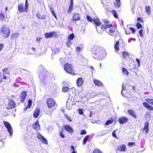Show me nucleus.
<instances>
[{
    "label": "nucleus",
    "mask_w": 153,
    "mask_h": 153,
    "mask_svg": "<svg viewBox=\"0 0 153 153\" xmlns=\"http://www.w3.org/2000/svg\"><path fill=\"white\" fill-rule=\"evenodd\" d=\"M92 56L95 59L102 60L106 55L105 49L97 46H94L92 49Z\"/></svg>",
    "instance_id": "obj_1"
},
{
    "label": "nucleus",
    "mask_w": 153,
    "mask_h": 153,
    "mask_svg": "<svg viewBox=\"0 0 153 153\" xmlns=\"http://www.w3.org/2000/svg\"><path fill=\"white\" fill-rule=\"evenodd\" d=\"M64 67V69L66 72L73 75L76 74L74 70L73 69V67L71 64L66 63L65 64Z\"/></svg>",
    "instance_id": "obj_2"
},
{
    "label": "nucleus",
    "mask_w": 153,
    "mask_h": 153,
    "mask_svg": "<svg viewBox=\"0 0 153 153\" xmlns=\"http://www.w3.org/2000/svg\"><path fill=\"white\" fill-rule=\"evenodd\" d=\"M1 31L4 34V36L6 37H8L9 36L10 33V30L8 27L5 26H3L1 28Z\"/></svg>",
    "instance_id": "obj_3"
},
{
    "label": "nucleus",
    "mask_w": 153,
    "mask_h": 153,
    "mask_svg": "<svg viewBox=\"0 0 153 153\" xmlns=\"http://www.w3.org/2000/svg\"><path fill=\"white\" fill-rule=\"evenodd\" d=\"M4 123L6 127L7 128L10 136L12 137L13 131L10 124L8 122L5 121H4Z\"/></svg>",
    "instance_id": "obj_4"
},
{
    "label": "nucleus",
    "mask_w": 153,
    "mask_h": 153,
    "mask_svg": "<svg viewBox=\"0 0 153 153\" xmlns=\"http://www.w3.org/2000/svg\"><path fill=\"white\" fill-rule=\"evenodd\" d=\"M103 21L104 24L102 25L101 28L102 29H106L108 28L111 27H112V25L111 24H109L110 22L107 20V19H104Z\"/></svg>",
    "instance_id": "obj_5"
},
{
    "label": "nucleus",
    "mask_w": 153,
    "mask_h": 153,
    "mask_svg": "<svg viewBox=\"0 0 153 153\" xmlns=\"http://www.w3.org/2000/svg\"><path fill=\"white\" fill-rule=\"evenodd\" d=\"M15 105L16 104L14 101L11 99H10L6 106V108L7 109H10L14 107Z\"/></svg>",
    "instance_id": "obj_6"
},
{
    "label": "nucleus",
    "mask_w": 153,
    "mask_h": 153,
    "mask_svg": "<svg viewBox=\"0 0 153 153\" xmlns=\"http://www.w3.org/2000/svg\"><path fill=\"white\" fill-rule=\"evenodd\" d=\"M47 103L48 107L50 108L56 105V102L52 99L49 98L47 100Z\"/></svg>",
    "instance_id": "obj_7"
},
{
    "label": "nucleus",
    "mask_w": 153,
    "mask_h": 153,
    "mask_svg": "<svg viewBox=\"0 0 153 153\" xmlns=\"http://www.w3.org/2000/svg\"><path fill=\"white\" fill-rule=\"evenodd\" d=\"M37 137L38 139L41 141L42 143L46 144H48L47 140L39 133L37 134Z\"/></svg>",
    "instance_id": "obj_8"
},
{
    "label": "nucleus",
    "mask_w": 153,
    "mask_h": 153,
    "mask_svg": "<svg viewBox=\"0 0 153 153\" xmlns=\"http://www.w3.org/2000/svg\"><path fill=\"white\" fill-rule=\"evenodd\" d=\"M63 128L66 131L70 133H73L74 131V129L71 127V126L69 125H64Z\"/></svg>",
    "instance_id": "obj_9"
},
{
    "label": "nucleus",
    "mask_w": 153,
    "mask_h": 153,
    "mask_svg": "<svg viewBox=\"0 0 153 153\" xmlns=\"http://www.w3.org/2000/svg\"><path fill=\"white\" fill-rule=\"evenodd\" d=\"M128 119L126 117H124L120 118L118 119L119 123L121 124H123L127 122Z\"/></svg>",
    "instance_id": "obj_10"
},
{
    "label": "nucleus",
    "mask_w": 153,
    "mask_h": 153,
    "mask_svg": "<svg viewBox=\"0 0 153 153\" xmlns=\"http://www.w3.org/2000/svg\"><path fill=\"white\" fill-rule=\"evenodd\" d=\"M56 33L54 31H52L50 33H46L44 34V35L46 38L51 37L52 36L56 35Z\"/></svg>",
    "instance_id": "obj_11"
},
{
    "label": "nucleus",
    "mask_w": 153,
    "mask_h": 153,
    "mask_svg": "<svg viewBox=\"0 0 153 153\" xmlns=\"http://www.w3.org/2000/svg\"><path fill=\"white\" fill-rule=\"evenodd\" d=\"M80 16L79 13H75L73 16V21L76 22L80 20Z\"/></svg>",
    "instance_id": "obj_12"
},
{
    "label": "nucleus",
    "mask_w": 153,
    "mask_h": 153,
    "mask_svg": "<svg viewBox=\"0 0 153 153\" xmlns=\"http://www.w3.org/2000/svg\"><path fill=\"white\" fill-rule=\"evenodd\" d=\"M117 150L120 152H125L126 150V147L125 145L122 144L117 147Z\"/></svg>",
    "instance_id": "obj_13"
},
{
    "label": "nucleus",
    "mask_w": 153,
    "mask_h": 153,
    "mask_svg": "<svg viewBox=\"0 0 153 153\" xmlns=\"http://www.w3.org/2000/svg\"><path fill=\"white\" fill-rule=\"evenodd\" d=\"M26 94V92L25 91H23L21 93L20 97L21 99L20 101L21 102H23L24 101L25 99Z\"/></svg>",
    "instance_id": "obj_14"
},
{
    "label": "nucleus",
    "mask_w": 153,
    "mask_h": 153,
    "mask_svg": "<svg viewBox=\"0 0 153 153\" xmlns=\"http://www.w3.org/2000/svg\"><path fill=\"white\" fill-rule=\"evenodd\" d=\"M143 105L148 110L151 111L153 110V107L147 103L144 102L143 103Z\"/></svg>",
    "instance_id": "obj_15"
},
{
    "label": "nucleus",
    "mask_w": 153,
    "mask_h": 153,
    "mask_svg": "<svg viewBox=\"0 0 153 153\" xmlns=\"http://www.w3.org/2000/svg\"><path fill=\"white\" fill-rule=\"evenodd\" d=\"M32 127L33 128L37 130H39L40 128V126L39 123V121L37 120L35 123L33 125Z\"/></svg>",
    "instance_id": "obj_16"
},
{
    "label": "nucleus",
    "mask_w": 153,
    "mask_h": 153,
    "mask_svg": "<svg viewBox=\"0 0 153 153\" xmlns=\"http://www.w3.org/2000/svg\"><path fill=\"white\" fill-rule=\"evenodd\" d=\"M109 33H108L111 36L116 37L117 35V32L114 29H110L109 30Z\"/></svg>",
    "instance_id": "obj_17"
},
{
    "label": "nucleus",
    "mask_w": 153,
    "mask_h": 153,
    "mask_svg": "<svg viewBox=\"0 0 153 153\" xmlns=\"http://www.w3.org/2000/svg\"><path fill=\"white\" fill-rule=\"evenodd\" d=\"M93 21L97 26H100L101 24L100 20L97 17H94L93 19Z\"/></svg>",
    "instance_id": "obj_18"
},
{
    "label": "nucleus",
    "mask_w": 153,
    "mask_h": 153,
    "mask_svg": "<svg viewBox=\"0 0 153 153\" xmlns=\"http://www.w3.org/2000/svg\"><path fill=\"white\" fill-rule=\"evenodd\" d=\"M18 10L20 12H24L25 11V9L24 8L23 4H20L18 5Z\"/></svg>",
    "instance_id": "obj_19"
},
{
    "label": "nucleus",
    "mask_w": 153,
    "mask_h": 153,
    "mask_svg": "<svg viewBox=\"0 0 153 153\" xmlns=\"http://www.w3.org/2000/svg\"><path fill=\"white\" fill-rule=\"evenodd\" d=\"M83 81L82 78H79L77 79L76 83L78 87L81 86L83 84Z\"/></svg>",
    "instance_id": "obj_20"
},
{
    "label": "nucleus",
    "mask_w": 153,
    "mask_h": 153,
    "mask_svg": "<svg viewBox=\"0 0 153 153\" xmlns=\"http://www.w3.org/2000/svg\"><path fill=\"white\" fill-rule=\"evenodd\" d=\"M40 113V109L39 108H36L34 111L33 114V117L35 118H37L39 115Z\"/></svg>",
    "instance_id": "obj_21"
},
{
    "label": "nucleus",
    "mask_w": 153,
    "mask_h": 153,
    "mask_svg": "<svg viewBox=\"0 0 153 153\" xmlns=\"http://www.w3.org/2000/svg\"><path fill=\"white\" fill-rule=\"evenodd\" d=\"M149 122H145L144 127L143 129L144 131H145L146 134H147L149 131Z\"/></svg>",
    "instance_id": "obj_22"
},
{
    "label": "nucleus",
    "mask_w": 153,
    "mask_h": 153,
    "mask_svg": "<svg viewBox=\"0 0 153 153\" xmlns=\"http://www.w3.org/2000/svg\"><path fill=\"white\" fill-rule=\"evenodd\" d=\"M94 83L98 86H103L102 84L100 81L96 79H94Z\"/></svg>",
    "instance_id": "obj_23"
},
{
    "label": "nucleus",
    "mask_w": 153,
    "mask_h": 153,
    "mask_svg": "<svg viewBox=\"0 0 153 153\" xmlns=\"http://www.w3.org/2000/svg\"><path fill=\"white\" fill-rule=\"evenodd\" d=\"M3 75H7V76H9V74L10 73V71L8 70V68H6L3 70Z\"/></svg>",
    "instance_id": "obj_24"
},
{
    "label": "nucleus",
    "mask_w": 153,
    "mask_h": 153,
    "mask_svg": "<svg viewBox=\"0 0 153 153\" xmlns=\"http://www.w3.org/2000/svg\"><path fill=\"white\" fill-rule=\"evenodd\" d=\"M37 17L40 19H44L46 17V15H41L39 13H37L36 14Z\"/></svg>",
    "instance_id": "obj_25"
},
{
    "label": "nucleus",
    "mask_w": 153,
    "mask_h": 153,
    "mask_svg": "<svg viewBox=\"0 0 153 153\" xmlns=\"http://www.w3.org/2000/svg\"><path fill=\"white\" fill-rule=\"evenodd\" d=\"M129 114L134 118H136V116L133 111L131 110H129L128 111Z\"/></svg>",
    "instance_id": "obj_26"
},
{
    "label": "nucleus",
    "mask_w": 153,
    "mask_h": 153,
    "mask_svg": "<svg viewBox=\"0 0 153 153\" xmlns=\"http://www.w3.org/2000/svg\"><path fill=\"white\" fill-rule=\"evenodd\" d=\"M36 52L35 48L34 47L30 48L29 49L28 53L30 54H35Z\"/></svg>",
    "instance_id": "obj_27"
},
{
    "label": "nucleus",
    "mask_w": 153,
    "mask_h": 153,
    "mask_svg": "<svg viewBox=\"0 0 153 153\" xmlns=\"http://www.w3.org/2000/svg\"><path fill=\"white\" fill-rule=\"evenodd\" d=\"M119 42L118 41L114 45V49L116 51H118L119 50Z\"/></svg>",
    "instance_id": "obj_28"
},
{
    "label": "nucleus",
    "mask_w": 153,
    "mask_h": 153,
    "mask_svg": "<svg viewBox=\"0 0 153 153\" xmlns=\"http://www.w3.org/2000/svg\"><path fill=\"white\" fill-rule=\"evenodd\" d=\"M146 11L147 13L149 14L151 12L150 7L149 6H146Z\"/></svg>",
    "instance_id": "obj_29"
},
{
    "label": "nucleus",
    "mask_w": 153,
    "mask_h": 153,
    "mask_svg": "<svg viewBox=\"0 0 153 153\" xmlns=\"http://www.w3.org/2000/svg\"><path fill=\"white\" fill-rule=\"evenodd\" d=\"M125 87L123 85V84L122 85L121 94L124 97H127V96L125 94H124V93H125Z\"/></svg>",
    "instance_id": "obj_30"
},
{
    "label": "nucleus",
    "mask_w": 153,
    "mask_h": 153,
    "mask_svg": "<svg viewBox=\"0 0 153 153\" xmlns=\"http://www.w3.org/2000/svg\"><path fill=\"white\" fill-rule=\"evenodd\" d=\"M145 100L148 103L152 105H153V99H151L149 98H146L145 99Z\"/></svg>",
    "instance_id": "obj_31"
},
{
    "label": "nucleus",
    "mask_w": 153,
    "mask_h": 153,
    "mask_svg": "<svg viewBox=\"0 0 153 153\" xmlns=\"http://www.w3.org/2000/svg\"><path fill=\"white\" fill-rule=\"evenodd\" d=\"M116 3H114V4L115 6L119 7L121 5V2L120 0H116Z\"/></svg>",
    "instance_id": "obj_32"
},
{
    "label": "nucleus",
    "mask_w": 153,
    "mask_h": 153,
    "mask_svg": "<svg viewBox=\"0 0 153 153\" xmlns=\"http://www.w3.org/2000/svg\"><path fill=\"white\" fill-rule=\"evenodd\" d=\"M71 88H69L67 87H63L62 89V91L64 92H67L69 91Z\"/></svg>",
    "instance_id": "obj_33"
},
{
    "label": "nucleus",
    "mask_w": 153,
    "mask_h": 153,
    "mask_svg": "<svg viewBox=\"0 0 153 153\" xmlns=\"http://www.w3.org/2000/svg\"><path fill=\"white\" fill-rule=\"evenodd\" d=\"M72 104L70 103L68 101L67 102L66 107L68 109L71 110L72 108Z\"/></svg>",
    "instance_id": "obj_34"
},
{
    "label": "nucleus",
    "mask_w": 153,
    "mask_h": 153,
    "mask_svg": "<svg viewBox=\"0 0 153 153\" xmlns=\"http://www.w3.org/2000/svg\"><path fill=\"white\" fill-rule=\"evenodd\" d=\"M123 56L124 58H127L128 57V54L127 52H123L122 53Z\"/></svg>",
    "instance_id": "obj_35"
},
{
    "label": "nucleus",
    "mask_w": 153,
    "mask_h": 153,
    "mask_svg": "<svg viewBox=\"0 0 153 153\" xmlns=\"http://www.w3.org/2000/svg\"><path fill=\"white\" fill-rule=\"evenodd\" d=\"M74 37V35L73 33L70 34L68 37V40H72Z\"/></svg>",
    "instance_id": "obj_36"
},
{
    "label": "nucleus",
    "mask_w": 153,
    "mask_h": 153,
    "mask_svg": "<svg viewBox=\"0 0 153 153\" xmlns=\"http://www.w3.org/2000/svg\"><path fill=\"white\" fill-rule=\"evenodd\" d=\"M89 136L88 135L86 136L83 139V144L85 145L86 143L88 138Z\"/></svg>",
    "instance_id": "obj_37"
},
{
    "label": "nucleus",
    "mask_w": 153,
    "mask_h": 153,
    "mask_svg": "<svg viewBox=\"0 0 153 153\" xmlns=\"http://www.w3.org/2000/svg\"><path fill=\"white\" fill-rule=\"evenodd\" d=\"M122 71L124 74H126L128 75L129 74L127 70L124 68H123Z\"/></svg>",
    "instance_id": "obj_38"
},
{
    "label": "nucleus",
    "mask_w": 153,
    "mask_h": 153,
    "mask_svg": "<svg viewBox=\"0 0 153 153\" xmlns=\"http://www.w3.org/2000/svg\"><path fill=\"white\" fill-rule=\"evenodd\" d=\"M73 5H74V4H70L69 7V8H68V13H70L72 12V9H73Z\"/></svg>",
    "instance_id": "obj_39"
},
{
    "label": "nucleus",
    "mask_w": 153,
    "mask_h": 153,
    "mask_svg": "<svg viewBox=\"0 0 153 153\" xmlns=\"http://www.w3.org/2000/svg\"><path fill=\"white\" fill-rule=\"evenodd\" d=\"M28 6L27 0H25V11L27 12L28 10L27 8Z\"/></svg>",
    "instance_id": "obj_40"
},
{
    "label": "nucleus",
    "mask_w": 153,
    "mask_h": 153,
    "mask_svg": "<svg viewBox=\"0 0 153 153\" xmlns=\"http://www.w3.org/2000/svg\"><path fill=\"white\" fill-rule=\"evenodd\" d=\"M112 14L116 18H118L117 15V13L116 11L115 10H113L111 12Z\"/></svg>",
    "instance_id": "obj_41"
},
{
    "label": "nucleus",
    "mask_w": 153,
    "mask_h": 153,
    "mask_svg": "<svg viewBox=\"0 0 153 153\" xmlns=\"http://www.w3.org/2000/svg\"><path fill=\"white\" fill-rule=\"evenodd\" d=\"M32 100L30 99H29L28 100V105L27 106V107L28 108H30L32 105Z\"/></svg>",
    "instance_id": "obj_42"
},
{
    "label": "nucleus",
    "mask_w": 153,
    "mask_h": 153,
    "mask_svg": "<svg viewBox=\"0 0 153 153\" xmlns=\"http://www.w3.org/2000/svg\"><path fill=\"white\" fill-rule=\"evenodd\" d=\"M19 36V34L18 33H14L12 34L11 37L12 38L16 39Z\"/></svg>",
    "instance_id": "obj_43"
},
{
    "label": "nucleus",
    "mask_w": 153,
    "mask_h": 153,
    "mask_svg": "<svg viewBox=\"0 0 153 153\" xmlns=\"http://www.w3.org/2000/svg\"><path fill=\"white\" fill-rule=\"evenodd\" d=\"M48 131V133L51 132L53 130V128L51 126H49L47 128Z\"/></svg>",
    "instance_id": "obj_44"
},
{
    "label": "nucleus",
    "mask_w": 153,
    "mask_h": 153,
    "mask_svg": "<svg viewBox=\"0 0 153 153\" xmlns=\"http://www.w3.org/2000/svg\"><path fill=\"white\" fill-rule=\"evenodd\" d=\"M113 122V120H108L106 121L105 123V124L106 125H109L112 123Z\"/></svg>",
    "instance_id": "obj_45"
},
{
    "label": "nucleus",
    "mask_w": 153,
    "mask_h": 153,
    "mask_svg": "<svg viewBox=\"0 0 153 153\" xmlns=\"http://www.w3.org/2000/svg\"><path fill=\"white\" fill-rule=\"evenodd\" d=\"M136 26L137 27V28L139 29L142 27V25L140 23H137L136 25Z\"/></svg>",
    "instance_id": "obj_46"
},
{
    "label": "nucleus",
    "mask_w": 153,
    "mask_h": 153,
    "mask_svg": "<svg viewBox=\"0 0 153 153\" xmlns=\"http://www.w3.org/2000/svg\"><path fill=\"white\" fill-rule=\"evenodd\" d=\"M71 153H76V152H75L74 148V147L73 146H71Z\"/></svg>",
    "instance_id": "obj_47"
},
{
    "label": "nucleus",
    "mask_w": 153,
    "mask_h": 153,
    "mask_svg": "<svg viewBox=\"0 0 153 153\" xmlns=\"http://www.w3.org/2000/svg\"><path fill=\"white\" fill-rule=\"evenodd\" d=\"M86 18L87 19V20L90 22H92V21H93V19H92L91 18V17L90 16H86Z\"/></svg>",
    "instance_id": "obj_48"
},
{
    "label": "nucleus",
    "mask_w": 153,
    "mask_h": 153,
    "mask_svg": "<svg viewBox=\"0 0 153 153\" xmlns=\"http://www.w3.org/2000/svg\"><path fill=\"white\" fill-rule=\"evenodd\" d=\"M64 131V130H62L60 132L59 134L61 137L62 138H64L65 137V136L63 134V131Z\"/></svg>",
    "instance_id": "obj_49"
},
{
    "label": "nucleus",
    "mask_w": 153,
    "mask_h": 153,
    "mask_svg": "<svg viewBox=\"0 0 153 153\" xmlns=\"http://www.w3.org/2000/svg\"><path fill=\"white\" fill-rule=\"evenodd\" d=\"M93 153H102L98 149H95L94 150Z\"/></svg>",
    "instance_id": "obj_50"
},
{
    "label": "nucleus",
    "mask_w": 153,
    "mask_h": 153,
    "mask_svg": "<svg viewBox=\"0 0 153 153\" xmlns=\"http://www.w3.org/2000/svg\"><path fill=\"white\" fill-rule=\"evenodd\" d=\"M127 29H128L132 31L133 33H134L136 31V30L134 28L132 27H129V28H127Z\"/></svg>",
    "instance_id": "obj_51"
},
{
    "label": "nucleus",
    "mask_w": 153,
    "mask_h": 153,
    "mask_svg": "<svg viewBox=\"0 0 153 153\" xmlns=\"http://www.w3.org/2000/svg\"><path fill=\"white\" fill-rule=\"evenodd\" d=\"M70 41L71 40H68V41H67L66 42V45L68 46H70L72 44Z\"/></svg>",
    "instance_id": "obj_52"
},
{
    "label": "nucleus",
    "mask_w": 153,
    "mask_h": 153,
    "mask_svg": "<svg viewBox=\"0 0 153 153\" xmlns=\"http://www.w3.org/2000/svg\"><path fill=\"white\" fill-rule=\"evenodd\" d=\"M60 60L61 63L62 65H63L65 63V62L64 61V60L63 58H60Z\"/></svg>",
    "instance_id": "obj_53"
},
{
    "label": "nucleus",
    "mask_w": 153,
    "mask_h": 153,
    "mask_svg": "<svg viewBox=\"0 0 153 153\" xmlns=\"http://www.w3.org/2000/svg\"><path fill=\"white\" fill-rule=\"evenodd\" d=\"M66 117L71 122L72 121V119L70 116L68 115H66Z\"/></svg>",
    "instance_id": "obj_54"
},
{
    "label": "nucleus",
    "mask_w": 153,
    "mask_h": 153,
    "mask_svg": "<svg viewBox=\"0 0 153 153\" xmlns=\"http://www.w3.org/2000/svg\"><path fill=\"white\" fill-rule=\"evenodd\" d=\"M51 12H52V14L53 15L55 18L57 19L56 16L54 12V10H51Z\"/></svg>",
    "instance_id": "obj_55"
},
{
    "label": "nucleus",
    "mask_w": 153,
    "mask_h": 153,
    "mask_svg": "<svg viewBox=\"0 0 153 153\" xmlns=\"http://www.w3.org/2000/svg\"><path fill=\"white\" fill-rule=\"evenodd\" d=\"M143 33V30L142 29H141L139 31V33L140 34V36L142 37L143 36V35L142 34V33Z\"/></svg>",
    "instance_id": "obj_56"
},
{
    "label": "nucleus",
    "mask_w": 153,
    "mask_h": 153,
    "mask_svg": "<svg viewBox=\"0 0 153 153\" xmlns=\"http://www.w3.org/2000/svg\"><path fill=\"white\" fill-rule=\"evenodd\" d=\"M60 51V49L59 48H57L55 49V53H58Z\"/></svg>",
    "instance_id": "obj_57"
},
{
    "label": "nucleus",
    "mask_w": 153,
    "mask_h": 153,
    "mask_svg": "<svg viewBox=\"0 0 153 153\" xmlns=\"http://www.w3.org/2000/svg\"><path fill=\"white\" fill-rule=\"evenodd\" d=\"M78 111H79V113L80 114H83V111H82V109H79L78 110Z\"/></svg>",
    "instance_id": "obj_58"
},
{
    "label": "nucleus",
    "mask_w": 153,
    "mask_h": 153,
    "mask_svg": "<svg viewBox=\"0 0 153 153\" xmlns=\"http://www.w3.org/2000/svg\"><path fill=\"white\" fill-rule=\"evenodd\" d=\"M86 134V131L84 130H82L81 131L80 134L81 135H83Z\"/></svg>",
    "instance_id": "obj_59"
},
{
    "label": "nucleus",
    "mask_w": 153,
    "mask_h": 153,
    "mask_svg": "<svg viewBox=\"0 0 153 153\" xmlns=\"http://www.w3.org/2000/svg\"><path fill=\"white\" fill-rule=\"evenodd\" d=\"M136 61L137 62V63L139 67H140V61L139 60V59H136Z\"/></svg>",
    "instance_id": "obj_60"
},
{
    "label": "nucleus",
    "mask_w": 153,
    "mask_h": 153,
    "mask_svg": "<svg viewBox=\"0 0 153 153\" xmlns=\"http://www.w3.org/2000/svg\"><path fill=\"white\" fill-rule=\"evenodd\" d=\"M116 131V130L114 131H113V132L112 133V135L114 137H117L116 133L115 132Z\"/></svg>",
    "instance_id": "obj_61"
},
{
    "label": "nucleus",
    "mask_w": 153,
    "mask_h": 153,
    "mask_svg": "<svg viewBox=\"0 0 153 153\" xmlns=\"http://www.w3.org/2000/svg\"><path fill=\"white\" fill-rule=\"evenodd\" d=\"M4 18V16L2 13H0V18L3 19Z\"/></svg>",
    "instance_id": "obj_62"
},
{
    "label": "nucleus",
    "mask_w": 153,
    "mask_h": 153,
    "mask_svg": "<svg viewBox=\"0 0 153 153\" xmlns=\"http://www.w3.org/2000/svg\"><path fill=\"white\" fill-rule=\"evenodd\" d=\"M128 144L129 146H133L135 145V143L134 142H130Z\"/></svg>",
    "instance_id": "obj_63"
},
{
    "label": "nucleus",
    "mask_w": 153,
    "mask_h": 153,
    "mask_svg": "<svg viewBox=\"0 0 153 153\" xmlns=\"http://www.w3.org/2000/svg\"><path fill=\"white\" fill-rule=\"evenodd\" d=\"M4 47V45L3 44H0V51L3 49Z\"/></svg>",
    "instance_id": "obj_64"
}]
</instances>
